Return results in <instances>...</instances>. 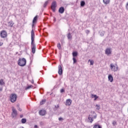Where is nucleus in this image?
Wrapping results in <instances>:
<instances>
[{
  "mask_svg": "<svg viewBox=\"0 0 128 128\" xmlns=\"http://www.w3.org/2000/svg\"><path fill=\"white\" fill-rule=\"evenodd\" d=\"M18 64L20 66H24L26 64V60L24 58H20L18 60Z\"/></svg>",
  "mask_w": 128,
  "mask_h": 128,
  "instance_id": "1",
  "label": "nucleus"
},
{
  "mask_svg": "<svg viewBox=\"0 0 128 128\" xmlns=\"http://www.w3.org/2000/svg\"><path fill=\"white\" fill-rule=\"evenodd\" d=\"M17 98L18 96H16V94H11L10 96V98L11 102H16Z\"/></svg>",
  "mask_w": 128,
  "mask_h": 128,
  "instance_id": "2",
  "label": "nucleus"
},
{
  "mask_svg": "<svg viewBox=\"0 0 128 128\" xmlns=\"http://www.w3.org/2000/svg\"><path fill=\"white\" fill-rule=\"evenodd\" d=\"M12 118H16V116H18V112L16 110V108H14V107L12 106Z\"/></svg>",
  "mask_w": 128,
  "mask_h": 128,
  "instance_id": "3",
  "label": "nucleus"
},
{
  "mask_svg": "<svg viewBox=\"0 0 128 128\" xmlns=\"http://www.w3.org/2000/svg\"><path fill=\"white\" fill-rule=\"evenodd\" d=\"M56 1H54L51 5V8L54 12H56Z\"/></svg>",
  "mask_w": 128,
  "mask_h": 128,
  "instance_id": "4",
  "label": "nucleus"
},
{
  "mask_svg": "<svg viewBox=\"0 0 128 128\" xmlns=\"http://www.w3.org/2000/svg\"><path fill=\"white\" fill-rule=\"evenodd\" d=\"M0 34L1 38H6L8 36V34L6 33V32L5 30L2 31Z\"/></svg>",
  "mask_w": 128,
  "mask_h": 128,
  "instance_id": "5",
  "label": "nucleus"
},
{
  "mask_svg": "<svg viewBox=\"0 0 128 128\" xmlns=\"http://www.w3.org/2000/svg\"><path fill=\"white\" fill-rule=\"evenodd\" d=\"M110 68L112 70V72H117L118 71V66L116 67L114 64H110Z\"/></svg>",
  "mask_w": 128,
  "mask_h": 128,
  "instance_id": "6",
  "label": "nucleus"
},
{
  "mask_svg": "<svg viewBox=\"0 0 128 128\" xmlns=\"http://www.w3.org/2000/svg\"><path fill=\"white\" fill-rule=\"evenodd\" d=\"M31 44L32 46V54H35L36 52V44H34V42H31Z\"/></svg>",
  "mask_w": 128,
  "mask_h": 128,
  "instance_id": "7",
  "label": "nucleus"
},
{
  "mask_svg": "<svg viewBox=\"0 0 128 128\" xmlns=\"http://www.w3.org/2000/svg\"><path fill=\"white\" fill-rule=\"evenodd\" d=\"M31 40H32V42H34V30H32L31 32Z\"/></svg>",
  "mask_w": 128,
  "mask_h": 128,
  "instance_id": "8",
  "label": "nucleus"
},
{
  "mask_svg": "<svg viewBox=\"0 0 128 128\" xmlns=\"http://www.w3.org/2000/svg\"><path fill=\"white\" fill-rule=\"evenodd\" d=\"M58 74L61 76V74H62V66L59 65L58 66Z\"/></svg>",
  "mask_w": 128,
  "mask_h": 128,
  "instance_id": "9",
  "label": "nucleus"
},
{
  "mask_svg": "<svg viewBox=\"0 0 128 128\" xmlns=\"http://www.w3.org/2000/svg\"><path fill=\"white\" fill-rule=\"evenodd\" d=\"M105 54L108 56V54H112V51L110 50V48H108L106 50Z\"/></svg>",
  "mask_w": 128,
  "mask_h": 128,
  "instance_id": "10",
  "label": "nucleus"
},
{
  "mask_svg": "<svg viewBox=\"0 0 128 128\" xmlns=\"http://www.w3.org/2000/svg\"><path fill=\"white\" fill-rule=\"evenodd\" d=\"M39 114L40 116H46V110H40L39 111Z\"/></svg>",
  "mask_w": 128,
  "mask_h": 128,
  "instance_id": "11",
  "label": "nucleus"
},
{
  "mask_svg": "<svg viewBox=\"0 0 128 128\" xmlns=\"http://www.w3.org/2000/svg\"><path fill=\"white\" fill-rule=\"evenodd\" d=\"M108 80L110 82H114V78H112V74L108 75Z\"/></svg>",
  "mask_w": 128,
  "mask_h": 128,
  "instance_id": "12",
  "label": "nucleus"
},
{
  "mask_svg": "<svg viewBox=\"0 0 128 128\" xmlns=\"http://www.w3.org/2000/svg\"><path fill=\"white\" fill-rule=\"evenodd\" d=\"M58 12L60 14H64V7H60L59 8Z\"/></svg>",
  "mask_w": 128,
  "mask_h": 128,
  "instance_id": "13",
  "label": "nucleus"
},
{
  "mask_svg": "<svg viewBox=\"0 0 128 128\" xmlns=\"http://www.w3.org/2000/svg\"><path fill=\"white\" fill-rule=\"evenodd\" d=\"M66 104L67 106H70L72 104V100L70 99H68L66 101Z\"/></svg>",
  "mask_w": 128,
  "mask_h": 128,
  "instance_id": "14",
  "label": "nucleus"
},
{
  "mask_svg": "<svg viewBox=\"0 0 128 128\" xmlns=\"http://www.w3.org/2000/svg\"><path fill=\"white\" fill-rule=\"evenodd\" d=\"M36 20H38V16H36L33 19L32 24H34L36 22ZM32 24V27L34 28V24Z\"/></svg>",
  "mask_w": 128,
  "mask_h": 128,
  "instance_id": "15",
  "label": "nucleus"
},
{
  "mask_svg": "<svg viewBox=\"0 0 128 128\" xmlns=\"http://www.w3.org/2000/svg\"><path fill=\"white\" fill-rule=\"evenodd\" d=\"M92 98H94V100H96L97 98H98V96L96 95L92 94Z\"/></svg>",
  "mask_w": 128,
  "mask_h": 128,
  "instance_id": "16",
  "label": "nucleus"
},
{
  "mask_svg": "<svg viewBox=\"0 0 128 128\" xmlns=\"http://www.w3.org/2000/svg\"><path fill=\"white\" fill-rule=\"evenodd\" d=\"M67 38H68V40H72V34H70V33H68V35H67Z\"/></svg>",
  "mask_w": 128,
  "mask_h": 128,
  "instance_id": "17",
  "label": "nucleus"
},
{
  "mask_svg": "<svg viewBox=\"0 0 128 128\" xmlns=\"http://www.w3.org/2000/svg\"><path fill=\"white\" fill-rule=\"evenodd\" d=\"M93 128H102V126L100 125V124H96Z\"/></svg>",
  "mask_w": 128,
  "mask_h": 128,
  "instance_id": "18",
  "label": "nucleus"
},
{
  "mask_svg": "<svg viewBox=\"0 0 128 128\" xmlns=\"http://www.w3.org/2000/svg\"><path fill=\"white\" fill-rule=\"evenodd\" d=\"M110 0H103V2L104 4H110Z\"/></svg>",
  "mask_w": 128,
  "mask_h": 128,
  "instance_id": "19",
  "label": "nucleus"
},
{
  "mask_svg": "<svg viewBox=\"0 0 128 128\" xmlns=\"http://www.w3.org/2000/svg\"><path fill=\"white\" fill-rule=\"evenodd\" d=\"M72 56H73V58H76V56H78V52H73Z\"/></svg>",
  "mask_w": 128,
  "mask_h": 128,
  "instance_id": "20",
  "label": "nucleus"
},
{
  "mask_svg": "<svg viewBox=\"0 0 128 128\" xmlns=\"http://www.w3.org/2000/svg\"><path fill=\"white\" fill-rule=\"evenodd\" d=\"M8 24L9 26H10V28H12V26H14V24L12 23V21H10L8 22Z\"/></svg>",
  "mask_w": 128,
  "mask_h": 128,
  "instance_id": "21",
  "label": "nucleus"
},
{
  "mask_svg": "<svg viewBox=\"0 0 128 128\" xmlns=\"http://www.w3.org/2000/svg\"><path fill=\"white\" fill-rule=\"evenodd\" d=\"M88 120H90V122L91 124H92V122H94V118L89 116L88 118Z\"/></svg>",
  "mask_w": 128,
  "mask_h": 128,
  "instance_id": "22",
  "label": "nucleus"
},
{
  "mask_svg": "<svg viewBox=\"0 0 128 128\" xmlns=\"http://www.w3.org/2000/svg\"><path fill=\"white\" fill-rule=\"evenodd\" d=\"M34 88V86H32V85L28 86L25 90H30V88Z\"/></svg>",
  "mask_w": 128,
  "mask_h": 128,
  "instance_id": "23",
  "label": "nucleus"
},
{
  "mask_svg": "<svg viewBox=\"0 0 128 128\" xmlns=\"http://www.w3.org/2000/svg\"><path fill=\"white\" fill-rule=\"evenodd\" d=\"M86 6V2L84 1H81L80 6Z\"/></svg>",
  "mask_w": 128,
  "mask_h": 128,
  "instance_id": "24",
  "label": "nucleus"
},
{
  "mask_svg": "<svg viewBox=\"0 0 128 128\" xmlns=\"http://www.w3.org/2000/svg\"><path fill=\"white\" fill-rule=\"evenodd\" d=\"M4 79L0 80V86H4Z\"/></svg>",
  "mask_w": 128,
  "mask_h": 128,
  "instance_id": "25",
  "label": "nucleus"
},
{
  "mask_svg": "<svg viewBox=\"0 0 128 128\" xmlns=\"http://www.w3.org/2000/svg\"><path fill=\"white\" fill-rule=\"evenodd\" d=\"M46 104V100H42L40 102V104L42 106V104Z\"/></svg>",
  "mask_w": 128,
  "mask_h": 128,
  "instance_id": "26",
  "label": "nucleus"
},
{
  "mask_svg": "<svg viewBox=\"0 0 128 128\" xmlns=\"http://www.w3.org/2000/svg\"><path fill=\"white\" fill-rule=\"evenodd\" d=\"M21 122H22V124H26V119L22 118L21 120Z\"/></svg>",
  "mask_w": 128,
  "mask_h": 128,
  "instance_id": "27",
  "label": "nucleus"
},
{
  "mask_svg": "<svg viewBox=\"0 0 128 128\" xmlns=\"http://www.w3.org/2000/svg\"><path fill=\"white\" fill-rule=\"evenodd\" d=\"M48 1H46L44 4V8H46V6H48Z\"/></svg>",
  "mask_w": 128,
  "mask_h": 128,
  "instance_id": "28",
  "label": "nucleus"
},
{
  "mask_svg": "<svg viewBox=\"0 0 128 128\" xmlns=\"http://www.w3.org/2000/svg\"><path fill=\"white\" fill-rule=\"evenodd\" d=\"M88 62H90V66L94 65V60H89Z\"/></svg>",
  "mask_w": 128,
  "mask_h": 128,
  "instance_id": "29",
  "label": "nucleus"
},
{
  "mask_svg": "<svg viewBox=\"0 0 128 128\" xmlns=\"http://www.w3.org/2000/svg\"><path fill=\"white\" fill-rule=\"evenodd\" d=\"M100 36H104V32L102 31V32H100Z\"/></svg>",
  "mask_w": 128,
  "mask_h": 128,
  "instance_id": "30",
  "label": "nucleus"
},
{
  "mask_svg": "<svg viewBox=\"0 0 128 128\" xmlns=\"http://www.w3.org/2000/svg\"><path fill=\"white\" fill-rule=\"evenodd\" d=\"M57 48H58V50H60L62 46H60V43H58L57 45Z\"/></svg>",
  "mask_w": 128,
  "mask_h": 128,
  "instance_id": "31",
  "label": "nucleus"
},
{
  "mask_svg": "<svg viewBox=\"0 0 128 128\" xmlns=\"http://www.w3.org/2000/svg\"><path fill=\"white\" fill-rule=\"evenodd\" d=\"M72 60H73V64H76V58L73 57L72 58Z\"/></svg>",
  "mask_w": 128,
  "mask_h": 128,
  "instance_id": "32",
  "label": "nucleus"
},
{
  "mask_svg": "<svg viewBox=\"0 0 128 128\" xmlns=\"http://www.w3.org/2000/svg\"><path fill=\"white\" fill-rule=\"evenodd\" d=\"M96 110H99L100 108V105L96 104Z\"/></svg>",
  "mask_w": 128,
  "mask_h": 128,
  "instance_id": "33",
  "label": "nucleus"
},
{
  "mask_svg": "<svg viewBox=\"0 0 128 128\" xmlns=\"http://www.w3.org/2000/svg\"><path fill=\"white\" fill-rule=\"evenodd\" d=\"M112 124L114 125V126L116 125V121H113V122H112Z\"/></svg>",
  "mask_w": 128,
  "mask_h": 128,
  "instance_id": "34",
  "label": "nucleus"
},
{
  "mask_svg": "<svg viewBox=\"0 0 128 128\" xmlns=\"http://www.w3.org/2000/svg\"><path fill=\"white\" fill-rule=\"evenodd\" d=\"M60 92H64V88H62L60 90Z\"/></svg>",
  "mask_w": 128,
  "mask_h": 128,
  "instance_id": "35",
  "label": "nucleus"
},
{
  "mask_svg": "<svg viewBox=\"0 0 128 128\" xmlns=\"http://www.w3.org/2000/svg\"><path fill=\"white\" fill-rule=\"evenodd\" d=\"M126 8L128 10V2L126 4Z\"/></svg>",
  "mask_w": 128,
  "mask_h": 128,
  "instance_id": "36",
  "label": "nucleus"
},
{
  "mask_svg": "<svg viewBox=\"0 0 128 128\" xmlns=\"http://www.w3.org/2000/svg\"><path fill=\"white\" fill-rule=\"evenodd\" d=\"M55 108H60V106H58V105L55 106Z\"/></svg>",
  "mask_w": 128,
  "mask_h": 128,
  "instance_id": "37",
  "label": "nucleus"
},
{
  "mask_svg": "<svg viewBox=\"0 0 128 128\" xmlns=\"http://www.w3.org/2000/svg\"><path fill=\"white\" fill-rule=\"evenodd\" d=\"M62 117H60V118H58V120H60H60H62Z\"/></svg>",
  "mask_w": 128,
  "mask_h": 128,
  "instance_id": "38",
  "label": "nucleus"
},
{
  "mask_svg": "<svg viewBox=\"0 0 128 128\" xmlns=\"http://www.w3.org/2000/svg\"><path fill=\"white\" fill-rule=\"evenodd\" d=\"M18 110H19L20 112H22V108H20V107L18 108Z\"/></svg>",
  "mask_w": 128,
  "mask_h": 128,
  "instance_id": "39",
  "label": "nucleus"
},
{
  "mask_svg": "<svg viewBox=\"0 0 128 128\" xmlns=\"http://www.w3.org/2000/svg\"><path fill=\"white\" fill-rule=\"evenodd\" d=\"M2 44H4V43L0 42V46H2Z\"/></svg>",
  "mask_w": 128,
  "mask_h": 128,
  "instance_id": "40",
  "label": "nucleus"
},
{
  "mask_svg": "<svg viewBox=\"0 0 128 128\" xmlns=\"http://www.w3.org/2000/svg\"><path fill=\"white\" fill-rule=\"evenodd\" d=\"M96 116H97V115L96 114L95 116H94V118H96Z\"/></svg>",
  "mask_w": 128,
  "mask_h": 128,
  "instance_id": "41",
  "label": "nucleus"
},
{
  "mask_svg": "<svg viewBox=\"0 0 128 128\" xmlns=\"http://www.w3.org/2000/svg\"><path fill=\"white\" fill-rule=\"evenodd\" d=\"M86 32L88 34L90 32V31L88 30H86Z\"/></svg>",
  "mask_w": 128,
  "mask_h": 128,
  "instance_id": "42",
  "label": "nucleus"
},
{
  "mask_svg": "<svg viewBox=\"0 0 128 128\" xmlns=\"http://www.w3.org/2000/svg\"><path fill=\"white\" fill-rule=\"evenodd\" d=\"M16 106H17L18 108H20V104H18L16 105Z\"/></svg>",
  "mask_w": 128,
  "mask_h": 128,
  "instance_id": "43",
  "label": "nucleus"
},
{
  "mask_svg": "<svg viewBox=\"0 0 128 128\" xmlns=\"http://www.w3.org/2000/svg\"><path fill=\"white\" fill-rule=\"evenodd\" d=\"M20 118H24V115H22V114H21V115H20Z\"/></svg>",
  "mask_w": 128,
  "mask_h": 128,
  "instance_id": "44",
  "label": "nucleus"
},
{
  "mask_svg": "<svg viewBox=\"0 0 128 128\" xmlns=\"http://www.w3.org/2000/svg\"><path fill=\"white\" fill-rule=\"evenodd\" d=\"M34 128H38V126H37V125H35V126H34Z\"/></svg>",
  "mask_w": 128,
  "mask_h": 128,
  "instance_id": "45",
  "label": "nucleus"
},
{
  "mask_svg": "<svg viewBox=\"0 0 128 128\" xmlns=\"http://www.w3.org/2000/svg\"><path fill=\"white\" fill-rule=\"evenodd\" d=\"M2 88H0V92H2Z\"/></svg>",
  "mask_w": 128,
  "mask_h": 128,
  "instance_id": "46",
  "label": "nucleus"
},
{
  "mask_svg": "<svg viewBox=\"0 0 128 128\" xmlns=\"http://www.w3.org/2000/svg\"><path fill=\"white\" fill-rule=\"evenodd\" d=\"M20 128H24V127H20Z\"/></svg>",
  "mask_w": 128,
  "mask_h": 128,
  "instance_id": "47",
  "label": "nucleus"
},
{
  "mask_svg": "<svg viewBox=\"0 0 128 128\" xmlns=\"http://www.w3.org/2000/svg\"><path fill=\"white\" fill-rule=\"evenodd\" d=\"M54 22H56V18H54Z\"/></svg>",
  "mask_w": 128,
  "mask_h": 128,
  "instance_id": "48",
  "label": "nucleus"
},
{
  "mask_svg": "<svg viewBox=\"0 0 128 128\" xmlns=\"http://www.w3.org/2000/svg\"><path fill=\"white\" fill-rule=\"evenodd\" d=\"M94 112H95L94 111V112H93V114H94Z\"/></svg>",
  "mask_w": 128,
  "mask_h": 128,
  "instance_id": "49",
  "label": "nucleus"
},
{
  "mask_svg": "<svg viewBox=\"0 0 128 128\" xmlns=\"http://www.w3.org/2000/svg\"><path fill=\"white\" fill-rule=\"evenodd\" d=\"M34 83V81H32V84Z\"/></svg>",
  "mask_w": 128,
  "mask_h": 128,
  "instance_id": "50",
  "label": "nucleus"
}]
</instances>
